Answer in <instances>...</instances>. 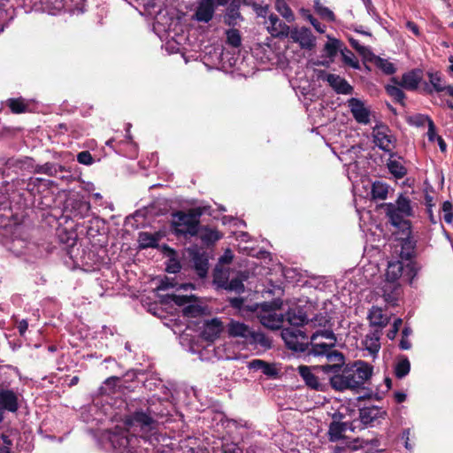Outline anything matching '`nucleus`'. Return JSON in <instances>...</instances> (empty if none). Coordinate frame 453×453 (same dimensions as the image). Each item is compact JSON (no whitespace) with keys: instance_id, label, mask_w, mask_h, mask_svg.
<instances>
[{"instance_id":"obj_59","label":"nucleus","mask_w":453,"mask_h":453,"mask_svg":"<svg viewBox=\"0 0 453 453\" xmlns=\"http://www.w3.org/2000/svg\"><path fill=\"white\" fill-rule=\"evenodd\" d=\"M403 324V319L398 318L394 320L392 328L388 332L387 336L390 340H394L399 332V329Z\"/></svg>"},{"instance_id":"obj_34","label":"nucleus","mask_w":453,"mask_h":453,"mask_svg":"<svg viewBox=\"0 0 453 453\" xmlns=\"http://www.w3.org/2000/svg\"><path fill=\"white\" fill-rule=\"evenodd\" d=\"M230 275L229 272L221 268L216 267L213 271V283L218 288H226L227 282L229 281Z\"/></svg>"},{"instance_id":"obj_14","label":"nucleus","mask_w":453,"mask_h":453,"mask_svg":"<svg viewBox=\"0 0 453 453\" xmlns=\"http://www.w3.org/2000/svg\"><path fill=\"white\" fill-rule=\"evenodd\" d=\"M348 106L355 120L359 124L367 125L370 122L371 111L365 106L362 100L351 97L348 100Z\"/></svg>"},{"instance_id":"obj_20","label":"nucleus","mask_w":453,"mask_h":453,"mask_svg":"<svg viewBox=\"0 0 453 453\" xmlns=\"http://www.w3.org/2000/svg\"><path fill=\"white\" fill-rule=\"evenodd\" d=\"M381 291L382 296L388 303L396 304L401 293V287L397 282L387 280L382 286Z\"/></svg>"},{"instance_id":"obj_38","label":"nucleus","mask_w":453,"mask_h":453,"mask_svg":"<svg viewBox=\"0 0 453 453\" xmlns=\"http://www.w3.org/2000/svg\"><path fill=\"white\" fill-rule=\"evenodd\" d=\"M411 371V363L407 357L401 356L395 367V375L398 379H403L409 374Z\"/></svg>"},{"instance_id":"obj_8","label":"nucleus","mask_w":453,"mask_h":453,"mask_svg":"<svg viewBox=\"0 0 453 453\" xmlns=\"http://www.w3.org/2000/svg\"><path fill=\"white\" fill-rule=\"evenodd\" d=\"M317 76L319 80L326 81L337 94L349 95L353 92L352 86L344 78L337 74L326 73L324 70H319Z\"/></svg>"},{"instance_id":"obj_54","label":"nucleus","mask_w":453,"mask_h":453,"mask_svg":"<svg viewBox=\"0 0 453 453\" xmlns=\"http://www.w3.org/2000/svg\"><path fill=\"white\" fill-rule=\"evenodd\" d=\"M319 336L329 340V342H334L336 345V336L332 330H318L311 335V340H317Z\"/></svg>"},{"instance_id":"obj_10","label":"nucleus","mask_w":453,"mask_h":453,"mask_svg":"<svg viewBox=\"0 0 453 453\" xmlns=\"http://www.w3.org/2000/svg\"><path fill=\"white\" fill-rule=\"evenodd\" d=\"M299 375L302 377L305 385L313 390L326 392L330 387L329 382H321L317 375L314 374V366L300 365L297 368Z\"/></svg>"},{"instance_id":"obj_13","label":"nucleus","mask_w":453,"mask_h":453,"mask_svg":"<svg viewBox=\"0 0 453 453\" xmlns=\"http://www.w3.org/2000/svg\"><path fill=\"white\" fill-rule=\"evenodd\" d=\"M288 35L292 41L297 42L302 49L311 50L315 47V37L308 27L293 28Z\"/></svg>"},{"instance_id":"obj_3","label":"nucleus","mask_w":453,"mask_h":453,"mask_svg":"<svg viewBox=\"0 0 453 453\" xmlns=\"http://www.w3.org/2000/svg\"><path fill=\"white\" fill-rule=\"evenodd\" d=\"M282 338L287 347L296 352H305L313 356H326L328 350L334 347V342H319L317 340L304 342L308 339L306 334L299 328H286L282 331Z\"/></svg>"},{"instance_id":"obj_58","label":"nucleus","mask_w":453,"mask_h":453,"mask_svg":"<svg viewBox=\"0 0 453 453\" xmlns=\"http://www.w3.org/2000/svg\"><path fill=\"white\" fill-rule=\"evenodd\" d=\"M261 372L269 378H276L279 374V372L274 365L266 361L265 362Z\"/></svg>"},{"instance_id":"obj_15","label":"nucleus","mask_w":453,"mask_h":453,"mask_svg":"<svg viewBox=\"0 0 453 453\" xmlns=\"http://www.w3.org/2000/svg\"><path fill=\"white\" fill-rule=\"evenodd\" d=\"M224 329L222 321L214 318L204 321L203 329L201 332V336L206 342H213L219 338Z\"/></svg>"},{"instance_id":"obj_21","label":"nucleus","mask_w":453,"mask_h":453,"mask_svg":"<svg viewBox=\"0 0 453 453\" xmlns=\"http://www.w3.org/2000/svg\"><path fill=\"white\" fill-rule=\"evenodd\" d=\"M242 3L247 4L246 0H231L224 19L226 25L234 27L236 25V19H242L240 13Z\"/></svg>"},{"instance_id":"obj_32","label":"nucleus","mask_w":453,"mask_h":453,"mask_svg":"<svg viewBox=\"0 0 453 453\" xmlns=\"http://www.w3.org/2000/svg\"><path fill=\"white\" fill-rule=\"evenodd\" d=\"M426 76L435 92L440 93L445 91L447 93V85H444L443 75L441 72L428 71L426 72Z\"/></svg>"},{"instance_id":"obj_42","label":"nucleus","mask_w":453,"mask_h":453,"mask_svg":"<svg viewBox=\"0 0 453 453\" xmlns=\"http://www.w3.org/2000/svg\"><path fill=\"white\" fill-rule=\"evenodd\" d=\"M105 144L107 146L112 148L119 154H123L122 146L124 144L130 146L134 150V151H135V150H136V144L134 142L131 136H128L127 138V140H123V141H119V142H116L115 139L111 138V139L108 140L105 142Z\"/></svg>"},{"instance_id":"obj_41","label":"nucleus","mask_w":453,"mask_h":453,"mask_svg":"<svg viewBox=\"0 0 453 453\" xmlns=\"http://www.w3.org/2000/svg\"><path fill=\"white\" fill-rule=\"evenodd\" d=\"M389 173L396 179H402L407 174V169L400 162L389 159L387 163Z\"/></svg>"},{"instance_id":"obj_16","label":"nucleus","mask_w":453,"mask_h":453,"mask_svg":"<svg viewBox=\"0 0 453 453\" xmlns=\"http://www.w3.org/2000/svg\"><path fill=\"white\" fill-rule=\"evenodd\" d=\"M400 238V257L407 262L414 261L416 257L417 241L411 236V234H402Z\"/></svg>"},{"instance_id":"obj_6","label":"nucleus","mask_w":453,"mask_h":453,"mask_svg":"<svg viewBox=\"0 0 453 453\" xmlns=\"http://www.w3.org/2000/svg\"><path fill=\"white\" fill-rule=\"evenodd\" d=\"M373 142L376 146L385 152H391L395 142V137L390 134L389 127L380 122L372 128Z\"/></svg>"},{"instance_id":"obj_57","label":"nucleus","mask_w":453,"mask_h":453,"mask_svg":"<svg viewBox=\"0 0 453 453\" xmlns=\"http://www.w3.org/2000/svg\"><path fill=\"white\" fill-rule=\"evenodd\" d=\"M177 285H178V283L175 280V279L168 278L165 276L164 279H162L160 280L158 286L157 287V289L164 291V290H167L169 288H175Z\"/></svg>"},{"instance_id":"obj_49","label":"nucleus","mask_w":453,"mask_h":453,"mask_svg":"<svg viewBox=\"0 0 453 453\" xmlns=\"http://www.w3.org/2000/svg\"><path fill=\"white\" fill-rule=\"evenodd\" d=\"M374 65L380 69L385 74L391 75L394 74L396 71L394 64L389 62L388 59L378 57Z\"/></svg>"},{"instance_id":"obj_46","label":"nucleus","mask_w":453,"mask_h":453,"mask_svg":"<svg viewBox=\"0 0 453 453\" xmlns=\"http://www.w3.org/2000/svg\"><path fill=\"white\" fill-rule=\"evenodd\" d=\"M341 41L334 38H329L328 42L324 46L326 56L329 58H334L340 50Z\"/></svg>"},{"instance_id":"obj_55","label":"nucleus","mask_w":453,"mask_h":453,"mask_svg":"<svg viewBox=\"0 0 453 453\" xmlns=\"http://www.w3.org/2000/svg\"><path fill=\"white\" fill-rule=\"evenodd\" d=\"M441 210L444 212V221L448 224H451L453 221V204L449 201H445L442 203Z\"/></svg>"},{"instance_id":"obj_25","label":"nucleus","mask_w":453,"mask_h":453,"mask_svg":"<svg viewBox=\"0 0 453 453\" xmlns=\"http://www.w3.org/2000/svg\"><path fill=\"white\" fill-rule=\"evenodd\" d=\"M251 328L244 323L231 320L227 325V332L231 337H241L247 342V339L251 332Z\"/></svg>"},{"instance_id":"obj_1","label":"nucleus","mask_w":453,"mask_h":453,"mask_svg":"<svg viewBox=\"0 0 453 453\" xmlns=\"http://www.w3.org/2000/svg\"><path fill=\"white\" fill-rule=\"evenodd\" d=\"M332 365H315V372H322L329 376L330 387L338 392L356 390L363 388L372 374V366L364 361L356 362L353 365H345L343 353L331 349L326 355Z\"/></svg>"},{"instance_id":"obj_12","label":"nucleus","mask_w":453,"mask_h":453,"mask_svg":"<svg viewBox=\"0 0 453 453\" xmlns=\"http://www.w3.org/2000/svg\"><path fill=\"white\" fill-rule=\"evenodd\" d=\"M137 441L134 435H129L127 432L115 433L110 436V441L112 447L120 453H132L134 446L133 443Z\"/></svg>"},{"instance_id":"obj_47","label":"nucleus","mask_w":453,"mask_h":453,"mask_svg":"<svg viewBox=\"0 0 453 453\" xmlns=\"http://www.w3.org/2000/svg\"><path fill=\"white\" fill-rule=\"evenodd\" d=\"M72 207L74 210V216L80 215L82 218L89 211L90 203L87 201L77 199L73 201Z\"/></svg>"},{"instance_id":"obj_60","label":"nucleus","mask_w":453,"mask_h":453,"mask_svg":"<svg viewBox=\"0 0 453 453\" xmlns=\"http://www.w3.org/2000/svg\"><path fill=\"white\" fill-rule=\"evenodd\" d=\"M365 61L373 63L379 56H376L369 48L365 46V50L358 53Z\"/></svg>"},{"instance_id":"obj_48","label":"nucleus","mask_w":453,"mask_h":453,"mask_svg":"<svg viewBox=\"0 0 453 453\" xmlns=\"http://www.w3.org/2000/svg\"><path fill=\"white\" fill-rule=\"evenodd\" d=\"M226 43L234 48H238L242 44V37L238 29L231 28L226 30Z\"/></svg>"},{"instance_id":"obj_40","label":"nucleus","mask_w":453,"mask_h":453,"mask_svg":"<svg viewBox=\"0 0 453 453\" xmlns=\"http://www.w3.org/2000/svg\"><path fill=\"white\" fill-rule=\"evenodd\" d=\"M7 106L11 111L14 114H20L27 111L28 105L25 103L24 99L19 98H10L6 101Z\"/></svg>"},{"instance_id":"obj_29","label":"nucleus","mask_w":453,"mask_h":453,"mask_svg":"<svg viewBox=\"0 0 453 453\" xmlns=\"http://www.w3.org/2000/svg\"><path fill=\"white\" fill-rule=\"evenodd\" d=\"M286 316L288 323L296 327L302 326L308 323L305 312L299 307L288 310Z\"/></svg>"},{"instance_id":"obj_39","label":"nucleus","mask_w":453,"mask_h":453,"mask_svg":"<svg viewBox=\"0 0 453 453\" xmlns=\"http://www.w3.org/2000/svg\"><path fill=\"white\" fill-rule=\"evenodd\" d=\"M195 296H184L176 294H167L164 296V303H169L170 302L174 303L177 306H184L185 304L195 300Z\"/></svg>"},{"instance_id":"obj_4","label":"nucleus","mask_w":453,"mask_h":453,"mask_svg":"<svg viewBox=\"0 0 453 453\" xmlns=\"http://www.w3.org/2000/svg\"><path fill=\"white\" fill-rule=\"evenodd\" d=\"M421 265L416 261L403 263V260L390 262L386 271V280L388 281H395L403 277L410 284L420 271Z\"/></svg>"},{"instance_id":"obj_19","label":"nucleus","mask_w":453,"mask_h":453,"mask_svg":"<svg viewBox=\"0 0 453 453\" xmlns=\"http://www.w3.org/2000/svg\"><path fill=\"white\" fill-rule=\"evenodd\" d=\"M0 408L16 412L19 410V399L17 394L12 389H0Z\"/></svg>"},{"instance_id":"obj_33","label":"nucleus","mask_w":453,"mask_h":453,"mask_svg":"<svg viewBox=\"0 0 453 453\" xmlns=\"http://www.w3.org/2000/svg\"><path fill=\"white\" fill-rule=\"evenodd\" d=\"M393 206L395 207V211L403 212L406 217H411L413 214L411 200L402 194L396 199L395 203H393Z\"/></svg>"},{"instance_id":"obj_35","label":"nucleus","mask_w":453,"mask_h":453,"mask_svg":"<svg viewBox=\"0 0 453 453\" xmlns=\"http://www.w3.org/2000/svg\"><path fill=\"white\" fill-rule=\"evenodd\" d=\"M385 89H386V92L388 93V95L389 96H391L395 102L400 104L402 106L405 107L406 104H405V98H406V95L405 93L403 91V89L401 88V87H399L398 85H387L385 87Z\"/></svg>"},{"instance_id":"obj_22","label":"nucleus","mask_w":453,"mask_h":453,"mask_svg":"<svg viewBox=\"0 0 453 453\" xmlns=\"http://www.w3.org/2000/svg\"><path fill=\"white\" fill-rule=\"evenodd\" d=\"M145 410L149 416H150L152 419H154V424L156 426H157L159 418H165L169 415V411L159 400L155 402H149L148 406L146 407Z\"/></svg>"},{"instance_id":"obj_63","label":"nucleus","mask_w":453,"mask_h":453,"mask_svg":"<svg viewBox=\"0 0 453 453\" xmlns=\"http://www.w3.org/2000/svg\"><path fill=\"white\" fill-rule=\"evenodd\" d=\"M181 269V265L180 262L176 259H170L167 266H166V272L169 273H176L180 272Z\"/></svg>"},{"instance_id":"obj_51","label":"nucleus","mask_w":453,"mask_h":453,"mask_svg":"<svg viewBox=\"0 0 453 453\" xmlns=\"http://www.w3.org/2000/svg\"><path fill=\"white\" fill-rule=\"evenodd\" d=\"M418 119L426 120L428 130H427V138L430 142H434L436 140V137L438 136L436 134V127L434 125V122L429 116H425L422 114H419L418 116Z\"/></svg>"},{"instance_id":"obj_45","label":"nucleus","mask_w":453,"mask_h":453,"mask_svg":"<svg viewBox=\"0 0 453 453\" xmlns=\"http://www.w3.org/2000/svg\"><path fill=\"white\" fill-rule=\"evenodd\" d=\"M275 8L287 21L290 22L294 20L293 12L285 0H276Z\"/></svg>"},{"instance_id":"obj_36","label":"nucleus","mask_w":453,"mask_h":453,"mask_svg":"<svg viewBox=\"0 0 453 453\" xmlns=\"http://www.w3.org/2000/svg\"><path fill=\"white\" fill-rule=\"evenodd\" d=\"M388 185L377 180L372 183V197L374 200L380 199V200H385L388 196Z\"/></svg>"},{"instance_id":"obj_62","label":"nucleus","mask_w":453,"mask_h":453,"mask_svg":"<svg viewBox=\"0 0 453 453\" xmlns=\"http://www.w3.org/2000/svg\"><path fill=\"white\" fill-rule=\"evenodd\" d=\"M306 19L311 22L313 27L319 33H324L326 29V26L322 25L316 18H314L311 14H307Z\"/></svg>"},{"instance_id":"obj_5","label":"nucleus","mask_w":453,"mask_h":453,"mask_svg":"<svg viewBox=\"0 0 453 453\" xmlns=\"http://www.w3.org/2000/svg\"><path fill=\"white\" fill-rule=\"evenodd\" d=\"M124 424L128 430L148 434L157 429L154 419L147 413L146 410L137 409L124 417Z\"/></svg>"},{"instance_id":"obj_18","label":"nucleus","mask_w":453,"mask_h":453,"mask_svg":"<svg viewBox=\"0 0 453 453\" xmlns=\"http://www.w3.org/2000/svg\"><path fill=\"white\" fill-rule=\"evenodd\" d=\"M215 12V0H203L195 12V19L199 22L208 23Z\"/></svg>"},{"instance_id":"obj_27","label":"nucleus","mask_w":453,"mask_h":453,"mask_svg":"<svg viewBox=\"0 0 453 453\" xmlns=\"http://www.w3.org/2000/svg\"><path fill=\"white\" fill-rule=\"evenodd\" d=\"M248 279V275L244 272H239L234 278L229 279L225 290L228 292H234L238 295L245 291L243 282Z\"/></svg>"},{"instance_id":"obj_30","label":"nucleus","mask_w":453,"mask_h":453,"mask_svg":"<svg viewBox=\"0 0 453 453\" xmlns=\"http://www.w3.org/2000/svg\"><path fill=\"white\" fill-rule=\"evenodd\" d=\"M367 319L370 321L372 326L385 327L388 323V318H387L380 308L372 306L369 311Z\"/></svg>"},{"instance_id":"obj_50","label":"nucleus","mask_w":453,"mask_h":453,"mask_svg":"<svg viewBox=\"0 0 453 453\" xmlns=\"http://www.w3.org/2000/svg\"><path fill=\"white\" fill-rule=\"evenodd\" d=\"M342 61L345 65L354 68L360 69V65L358 60L355 58L353 52L347 48L341 50Z\"/></svg>"},{"instance_id":"obj_64","label":"nucleus","mask_w":453,"mask_h":453,"mask_svg":"<svg viewBox=\"0 0 453 453\" xmlns=\"http://www.w3.org/2000/svg\"><path fill=\"white\" fill-rule=\"evenodd\" d=\"M232 308L241 310L244 304V298L242 297H231L228 300Z\"/></svg>"},{"instance_id":"obj_31","label":"nucleus","mask_w":453,"mask_h":453,"mask_svg":"<svg viewBox=\"0 0 453 453\" xmlns=\"http://www.w3.org/2000/svg\"><path fill=\"white\" fill-rule=\"evenodd\" d=\"M246 343L250 345H260L265 349H270L272 347L271 340L264 333L257 332L253 329L251 330Z\"/></svg>"},{"instance_id":"obj_17","label":"nucleus","mask_w":453,"mask_h":453,"mask_svg":"<svg viewBox=\"0 0 453 453\" xmlns=\"http://www.w3.org/2000/svg\"><path fill=\"white\" fill-rule=\"evenodd\" d=\"M196 237L199 238L204 246L210 247L220 240L223 237V234L216 228L200 224L199 233Z\"/></svg>"},{"instance_id":"obj_7","label":"nucleus","mask_w":453,"mask_h":453,"mask_svg":"<svg viewBox=\"0 0 453 453\" xmlns=\"http://www.w3.org/2000/svg\"><path fill=\"white\" fill-rule=\"evenodd\" d=\"M424 76V72L420 68H414L402 75L401 81L395 77L392 78V81L408 91H415L418 88Z\"/></svg>"},{"instance_id":"obj_11","label":"nucleus","mask_w":453,"mask_h":453,"mask_svg":"<svg viewBox=\"0 0 453 453\" xmlns=\"http://www.w3.org/2000/svg\"><path fill=\"white\" fill-rule=\"evenodd\" d=\"M188 252L193 263V268L199 278L204 279L209 270L208 256L204 251H200L197 247L189 248Z\"/></svg>"},{"instance_id":"obj_28","label":"nucleus","mask_w":453,"mask_h":453,"mask_svg":"<svg viewBox=\"0 0 453 453\" xmlns=\"http://www.w3.org/2000/svg\"><path fill=\"white\" fill-rule=\"evenodd\" d=\"M64 172H67L65 166L50 162H47L43 165H37L35 168V173L46 174L50 177H58L59 173Z\"/></svg>"},{"instance_id":"obj_9","label":"nucleus","mask_w":453,"mask_h":453,"mask_svg":"<svg viewBox=\"0 0 453 453\" xmlns=\"http://www.w3.org/2000/svg\"><path fill=\"white\" fill-rule=\"evenodd\" d=\"M386 216L388 219V222L396 227L402 234H411V222L409 219H405L403 212L395 211V207L392 203H385Z\"/></svg>"},{"instance_id":"obj_24","label":"nucleus","mask_w":453,"mask_h":453,"mask_svg":"<svg viewBox=\"0 0 453 453\" xmlns=\"http://www.w3.org/2000/svg\"><path fill=\"white\" fill-rule=\"evenodd\" d=\"M386 415V411H382L377 406L364 407L359 409V418L364 425H370L374 420Z\"/></svg>"},{"instance_id":"obj_61","label":"nucleus","mask_w":453,"mask_h":453,"mask_svg":"<svg viewBox=\"0 0 453 453\" xmlns=\"http://www.w3.org/2000/svg\"><path fill=\"white\" fill-rule=\"evenodd\" d=\"M282 302L280 300H273L271 303H265L262 305V308L264 311H275L277 310H280L281 308Z\"/></svg>"},{"instance_id":"obj_43","label":"nucleus","mask_w":453,"mask_h":453,"mask_svg":"<svg viewBox=\"0 0 453 453\" xmlns=\"http://www.w3.org/2000/svg\"><path fill=\"white\" fill-rule=\"evenodd\" d=\"M261 321L262 324L266 327L271 329H278L280 327L281 323L283 322V316H278L276 313H269L267 316H263Z\"/></svg>"},{"instance_id":"obj_23","label":"nucleus","mask_w":453,"mask_h":453,"mask_svg":"<svg viewBox=\"0 0 453 453\" xmlns=\"http://www.w3.org/2000/svg\"><path fill=\"white\" fill-rule=\"evenodd\" d=\"M269 21L271 26L268 29L273 37L288 36L291 31L289 27L282 22L276 14L272 13L269 16Z\"/></svg>"},{"instance_id":"obj_26","label":"nucleus","mask_w":453,"mask_h":453,"mask_svg":"<svg viewBox=\"0 0 453 453\" xmlns=\"http://www.w3.org/2000/svg\"><path fill=\"white\" fill-rule=\"evenodd\" d=\"M348 429V423L340 421H332L328 429V439L332 442L338 441L344 438L343 434Z\"/></svg>"},{"instance_id":"obj_53","label":"nucleus","mask_w":453,"mask_h":453,"mask_svg":"<svg viewBox=\"0 0 453 453\" xmlns=\"http://www.w3.org/2000/svg\"><path fill=\"white\" fill-rule=\"evenodd\" d=\"M203 308L197 304H188L184 307L182 313L184 317L196 318L202 314Z\"/></svg>"},{"instance_id":"obj_52","label":"nucleus","mask_w":453,"mask_h":453,"mask_svg":"<svg viewBox=\"0 0 453 453\" xmlns=\"http://www.w3.org/2000/svg\"><path fill=\"white\" fill-rule=\"evenodd\" d=\"M99 224L100 221L98 219H94L88 221V225L86 226V234L88 238H95L99 234Z\"/></svg>"},{"instance_id":"obj_2","label":"nucleus","mask_w":453,"mask_h":453,"mask_svg":"<svg viewBox=\"0 0 453 453\" xmlns=\"http://www.w3.org/2000/svg\"><path fill=\"white\" fill-rule=\"evenodd\" d=\"M206 207L198 206L188 211H173L170 230L178 238L190 240L199 233L201 217L205 213Z\"/></svg>"},{"instance_id":"obj_37","label":"nucleus","mask_w":453,"mask_h":453,"mask_svg":"<svg viewBox=\"0 0 453 453\" xmlns=\"http://www.w3.org/2000/svg\"><path fill=\"white\" fill-rule=\"evenodd\" d=\"M139 242L142 249L157 248L158 246V237L148 232H141L139 234Z\"/></svg>"},{"instance_id":"obj_44","label":"nucleus","mask_w":453,"mask_h":453,"mask_svg":"<svg viewBox=\"0 0 453 453\" xmlns=\"http://www.w3.org/2000/svg\"><path fill=\"white\" fill-rule=\"evenodd\" d=\"M314 9L317 14L319 15L323 19L330 22L335 20L334 13L329 8L324 6L320 0L314 1Z\"/></svg>"},{"instance_id":"obj_56","label":"nucleus","mask_w":453,"mask_h":453,"mask_svg":"<svg viewBox=\"0 0 453 453\" xmlns=\"http://www.w3.org/2000/svg\"><path fill=\"white\" fill-rule=\"evenodd\" d=\"M78 163L84 165H91L95 160L88 150H82L77 154Z\"/></svg>"}]
</instances>
